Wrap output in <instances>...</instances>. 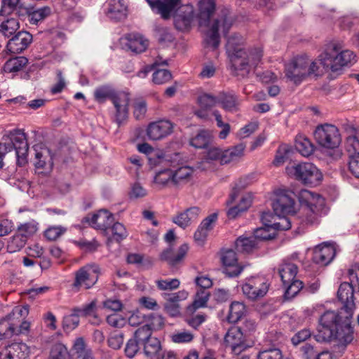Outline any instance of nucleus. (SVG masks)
Here are the masks:
<instances>
[{"instance_id": "obj_1", "label": "nucleus", "mask_w": 359, "mask_h": 359, "mask_svg": "<svg viewBox=\"0 0 359 359\" xmlns=\"http://www.w3.org/2000/svg\"><path fill=\"white\" fill-rule=\"evenodd\" d=\"M351 318L348 313H341V309L324 312L319 318L316 340L319 342L334 341L336 342L334 351L339 349V352H342L353 339Z\"/></svg>"}, {"instance_id": "obj_2", "label": "nucleus", "mask_w": 359, "mask_h": 359, "mask_svg": "<svg viewBox=\"0 0 359 359\" xmlns=\"http://www.w3.org/2000/svg\"><path fill=\"white\" fill-rule=\"evenodd\" d=\"M298 198L302 205L299 215L297 217L294 213L277 215L276 220L273 223V230H288L292 222L298 220L302 224H313L318 222L321 215L327 213L325 199L319 194L302 189L298 194Z\"/></svg>"}, {"instance_id": "obj_3", "label": "nucleus", "mask_w": 359, "mask_h": 359, "mask_svg": "<svg viewBox=\"0 0 359 359\" xmlns=\"http://www.w3.org/2000/svg\"><path fill=\"white\" fill-rule=\"evenodd\" d=\"M355 61V55L349 50H341L336 43L328 44L318 56V60L311 61L306 56V72L308 77H317L323 74V70L333 72L341 70L343 67L351 65Z\"/></svg>"}, {"instance_id": "obj_4", "label": "nucleus", "mask_w": 359, "mask_h": 359, "mask_svg": "<svg viewBox=\"0 0 359 359\" xmlns=\"http://www.w3.org/2000/svg\"><path fill=\"white\" fill-rule=\"evenodd\" d=\"M215 10L214 0H201L198 2V24L205 27L204 41L207 46L216 49L220 43L219 30L224 36L231 27V20L226 15L212 18Z\"/></svg>"}, {"instance_id": "obj_5", "label": "nucleus", "mask_w": 359, "mask_h": 359, "mask_svg": "<svg viewBox=\"0 0 359 359\" xmlns=\"http://www.w3.org/2000/svg\"><path fill=\"white\" fill-rule=\"evenodd\" d=\"M13 149L15 151L18 165H25L27 163L29 145L27 135L22 129L11 130L3 137L0 142V168L4 165V156Z\"/></svg>"}, {"instance_id": "obj_6", "label": "nucleus", "mask_w": 359, "mask_h": 359, "mask_svg": "<svg viewBox=\"0 0 359 359\" xmlns=\"http://www.w3.org/2000/svg\"><path fill=\"white\" fill-rule=\"evenodd\" d=\"M243 39L238 34H234L227 39L226 45V53L231 62L232 67L238 75L246 76L249 73V63L245 59H242L246 55V50L243 47Z\"/></svg>"}, {"instance_id": "obj_7", "label": "nucleus", "mask_w": 359, "mask_h": 359, "mask_svg": "<svg viewBox=\"0 0 359 359\" xmlns=\"http://www.w3.org/2000/svg\"><path fill=\"white\" fill-rule=\"evenodd\" d=\"M100 268L95 264H88L74 272L72 287L76 291L89 290L97 282Z\"/></svg>"}, {"instance_id": "obj_8", "label": "nucleus", "mask_w": 359, "mask_h": 359, "mask_svg": "<svg viewBox=\"0 0 359 359\" xmlns=\"http://www.w3.org/2000/svg\"><path fill=\"white\" fill-rule=\"evenodd\" d=\"M287 173L305 184L316 185L322 180V174L316 165L311 163H302L288 166Z\"/></svg>"}, {"instance_id": "obj_9", "label": "nucleus", "mask_w": 359, "mask_h": 359, "mask_svg": "<svg viewBox=\"0 0 359 359\" xmlns=\"http://www.w3.org/2000/svg\"><path fill=\"white\" fill-rule=\"evenodd\" d=\"M318 144L327 149H334L340 144L341 139L338 128L332 124L318 126L314 132Z\"/></svg>"}, {"instance_id": "obj_10", "label": "nucleus", "mask_w": 359, "mask_h": 359, "mask_svg": "<svg viewBox=\"0 0 359 359\" xmlns=\"http://www.w3.org/2000/svg\"><path fill=\"white\" fill-rule=\"evenodd\" d=\"M295 197V194L290 190H277L272 203L273 212L278 215L294 213Z\"/></svg>"}, {"instance_id": "obj_11", "label": "nucleus", "mask_w": 359, "mask_h": 359, "mask_svg": "<svg viewBox=\"0 0 359 359\" xmlns=\"http://www.w3.org/2000/svg\"><path fill=\"white\" fill-rule=\"evenodd\" d=\"M225 346L231 349L233 354L238 355L246 351L251 345L246 341L241 329L231 327L224 336Z\"/></svg>"}, {"instance_id": "obj_12", "label": "nucleus", "mask_w": 359, "mask_h": 359, "mask_svg": "<svg viewBox=\"0 0 359 359\" xmlns=\"http://www.w3.org/2000/svg\"><path fill=\"white\" fill-rule=\"evenodd\" d=\"M269 283L264 277H252L242 286L243 294L251 300H256L266 295Z\"/></svg>"}, {"instance_id": "obj_13", "label": "nucleus", "mask_w": 359, "mask_h": 359, "mask_svg": "<svg viewBox=\"0 0 359 359\" xmlns=\"http://www.w3.org/2000/svg\"><path fill=\"white\" fill-rule=\"evenodd\" d=\"M306 56H297L285 65V76L295 84H299L307 77Z\"/></svg>"}, {"instance_id": "obj_14", "label": "nucleus", "mask_w": 359, "mask_h": 359, "mask_svg": "<svg viewBox=\"0 0 359 359\" xmlns=\"http://www.w3.org/2000/svg\"><path fill=\"white\" fill-rule=\"evenodd\" d=\"M354 287L348 282L342 283L338 290L337 297L343 304L341 308V313H347L348 316H353L355 308L354 302Z\"/></svg>"}, {"instance_id": "obj_15", "label": "nucleus", "mask_w": 359, "mask_h": 359, "mask_svg": "<svg viewBox=\"0 0 359 359\" xmlns=\"http://www.w3.org/2000/svg\"><path fill=\"white\" fill-rule=\"evenodd\" d=\"M221 259L224 267V273L229 278L238 276L244 269V266L238 263L236 253L233 250L223 251Z\"/></svg>"}, {"instance_id": "obj_16", "label": "nucleus", "mask_w": 359, "mask_h": 359, "mask_svg": "<svg viewBox=\"0 0 359 359\" xmlns=\"http://www.w3.org/2000/svg\"><path fill=\"white\" fill-rule=\"evenodd\" d=\"M111 100L116 109L115 121L120 126L128 117L129 94L122 91H114Z\"/></svg>"}, {"instance_id": "obj_17", "label": "nucleus", "mask_w": 359, "mask_h": 359, "mask_svg": "<svg viewBox=\"0 0 359 359\" xmlns=\"http://www.w3.org/2000/svg\"><path fill=\"white\" fill-rule=\"evenodd\" d=\"M34 165L36 169L41 170V173H48L51 171L53 166V156L50 151L43 145H35Z\"/></svg>"}, {"instance_id": "obj_18", "label": "nucleus", "mask_w": 359, "mask_h": 359, "mask_svg": "<svg viewBox=\"0 0 359 359\" xmlns=\"http://www.w3.org/2000/svg\"><path fill=\"white\" fill-rule=\"evenodd\" d=\"M188 297V292L185 290H181L177 292L165 294L164 310L170 316L175 317L180 315V302L185 300Z\"/></svg>"}, {"instance_id": "obj_19", "label": "nucleus", "mask_w": 359, "mask_h": 359, "mask_svg": "<svg viewBox=\"0 0 359 359\" xmlns=\"http://www.w3.org/2000/svg\"><path fill=\"white\" fill-rule=\"evenodd\" d=\"M152 11L160 14L164 19L170 18V14L181 4V0H146Z\"/></svg>"}, {"instance_id": "obj_20", "label": "nucleus", "mask_w": 359, "mask_h": 359, "mask_svg": "<svg viewBox=\"0 0 359 359\" xmlns=\"http://www.w3.org/2000/svg\"><path fill=\"white\" fill-rule=\"evenodd\" d=\"M189 249V245L184 243L179 247L177 252H174L173 248L170 245L161 253L160 258L161 260L167 262L169 265L175 266L184 260Z\"/></svg>"}, {"instance_id": "obj_21", "label": "nucleus", "mask_w": 359, "mask_h": 359, "mask_svg": "<svg viewBox=\"0 0 359 359\" xmlns=\"http://www.w3.org/2000/svg\"><path fill=\"white\" fill-rule=\"evenodd\" d=\"M85 220L94 229L105 231L112 224L114 219L108 210L102 209L91 217H86Z\"/></svg>"}, {"instance_id": "obj_22", "label": "nucleus", "mask_w": 359, "mask_h": 359, "mask_svg": "<svg viewBox=\"0 0 359 359\" xmlns=\"http://www.w3.org/2000/svg\"><path fill=\"white\" fill-rule=\"evenodd\" d=\"M172 128L173 125L170 121L161 120L150 123L147 133L149 139L158 140L170 135Z\"/></svg>"}, {"instance_id": "obj_23", "label": "nucleus", "mask_w": 359, "mask_h": 359, "mask_svg": "<svg viewBox=\"0 0 359 359\" xmlns=\"http://www.w3.org/2000/svg\"><path fill=\"white\" fill-rule=\"evenodd\" d=\"M32 41V36L27 32H19L7 43L8 50L13 53H19L25 50Z\"/></svg>"}, {"instance_id": "obj_24", "label": "nucleus", "mask_w": 359, "mask_h": 359, "mask_svg": "<svg viewBox=\"0 0 359 359\" xmlns=\"http://www.w3.org/2000/svg\"><path fill=\"white\" fill-rule=\"evenodd\" d=\"M335 253L333 245L327 244L318 245L313 251V260L318 264L326 266L334 259Z\"/></svg>"}, {"instance_id": "obj_25", "label": "nucleus", "mask_w": 359, "mask_h": 359, "mask_svg": "<svg viewBox=\"0 0 359 359\" xmlns=\"http://www.w3.org/2000/svg\"><path fill=\"white\" fill-rule=\"evenodd\" d=\"M218 104H220L225 111L235 112L239 109L240 100L233 92H220Z\"/></svg>"}, {"instance_id": "obj_26", "label": "nucleus", "mask_w": 359, "mask_h": 359, "mask_svg": "<svg viewBox=\"0 0 359 359\" xmlns=\"http://www.w3.org/2000/svg\"><path fill=\"white\" fill-rule=\"evenodd\" d=\"M107 14L111 20H123L127 17V6L123 0H110Z\"/></svg>"}, {"instance_id": "obj_27", "label": "nucleus", "mask_w": 359, "mask_h": 359, "mask_svg": "<svg viewBox=\"0 0 359 359\" xmlns=\"http://www.w3.org/2000/svg\"><path fill=\"white\" fill-rule=\"evenodd\" d=\"M3 355L4 359H27L29 351L26 344L14 343L6 348Z\"/></svg>"}, {"instance_id": "obj_28", "label": "nucleus", "mask_w": 359, "mask_h": 359, "mask_svg": "<svg viewBox=\"0 0 359 359\" xmlns=\"http://www.w3.org/2000/svg\"><path fill=\"white\" fill-rule=\"evenodd\" d=\"M297 272V265L287 260H284L278 268V273L283 285L295 279Z\"/></svg>"}, {"instance_id": "obj_29", "label": "nucleus", "mask_w": 359, "mask_h": 359, "mask_svg": "<svg viewBox=\"0 0 359 359\" xmlns=\"http://www.w3.org/2000/svg\"><path fill=\"white\" fill-rule=\"evenodd\" d=\"M200 212V209L197 207H192L187 209L184 212L180 213L172 221L179 226L184 229L190 224L192 221H194L198 217Z\"/></svg>"}, {"instance_id": "obj_30", "label": "nucleus", "mask_w": 359, "mask_h": 359, "mask_svg": "<svg viewBox=\"0 0 359 359\" xmlns=\"http://www.w3.org/2000/svg\"><path fill=\"white\" fill-rule=\"evenodd\" d=\"M23 11L25 14H27L28 21L32 25H37L38 22L43 20L51 13V9L48 6L36 9L34 7H29V8H23Z\"/></svg>"}, {"instance_id": "obj_31", "label": "nucleus", "mask_w": 359, "mask_h": 359, "mask_svg": "<svg viewBox=\"0 0 359 359\" xmlns=\"http://www.w3.org/2000/svg\"><path fill=\"white\" fill-rule=\"evenodd\" d=\"M149 45L148 40L141 35H130L126 46L129 50L135 53L144 52Z\"/></svg>"}, {"instance_id": "obj_32", "label": "nucleus", "mask_w": 359, "mask_h": 359, "mask_svg": "<svg viewBox=\"0 0 359 359\" xmlns=\"http://www.w3.org/2000/svg\"><path fill=\"white\" fill-rule=\"evenodd\" d=\"M194 168L188 165L173 170L174 184L181 185L189 182L192 178Z\"/></svg>"}, {"instance_id": "obj_33", "label": "nucleus", "mask_w": 359, "mask_h": 359, "mask_svg": "<svg viewBox=\"0 0 359 359\" xmlns=\"http://www.w3.org/2000/svg\"><path fill=\"white\" fill-rule=\"evenodd\" d=\"M257 242L253 235L245 237L240 236L236 241L235 245L238 251L249 253L257 247Z\"/></svg>"}, {"instance_id": "obj_34", "label": "nucleus", "mask_w": 359, "mask_h": 359, "mask_svg": "<svg viewBox=\"0 0 359 359\" xmlns=\"http://www.w3.org/2000/svg\"><path fill=\"white\" fill-rule=\"evenodd\" d=\"M296 149L305 157L309 156L314 151V145L304 135H299L295 140Z\"/></svg>"}, {"instance_id": "obj_35", "label": "nucleus", "mask_w": 359, "mask_h": 359, "mask_svg": "<svg viewBox=\"0 0 359 359\" xmlns=\"http://www.w3.org/2000/svg\"><path fill=\"white\" fill-rule=\"evenodd\" d=\"M245 312V306L243 302H233L230 305L227 319L229 323H236L241 320Z\"/></svg>"}, {"instance_id": "obj_36", "label": "nucleus", "mask_w": 359, "mask_h": 359, "mask_svg": "<svg viewBox=\"0 0 359 359\" xmlns=\"http://www.w3.org/2000/svg\"><path fill=\"white\" fill-rule=\"evenodd\" d=\"M245 146L242 144L234 147L222 151V164L229 163L236 161L243 155Z\"/></svg>"}, {"instance_id": "obj_37", "label": "nucleus", "mask_w": 359, "mask_h": 359, "mask_svg": "<svg viewBox=\"0 0 359 359\" xmlns=\"http://www.w3.org/2000/svg\"><path fill=\"white\" fill-rule=\"evenodd\" d=\"M211 142V135L208 130H201L198 133L191 139L190 144L197 149H203L207 147Z\"/></svg>"}, {"instance_id": "obj_38", "label": "nucleus", "mask_w": 359, "mask_h": 359, "mask_svg": "<svg viewBox=\"0 0 359 359\" xmlns=\"http://www.w3.org/2000/svg\"><path fill=\"white\" fill-rule=\"evenodd\" d=\"M210 292L206 290L199 289L192 304L187 307L188 311L194 312L196 309L205 307L209 299Z\"/></svg>"}, {"instance_id": "obj_39", "label": "nucleus", "mask_w": 359, "mask_h": 359, "mask_svg": "<svg viewBox=\"0 0 359 359\" xmlns=\"http://www.w3.org/2000/svg\"><path fill=\"white\" fill-rule=\"evenodd\" d=\"M28 62L25 57H16L8 60L4 65L6 72H15L21 70Z\"/></svg>"}, {"instance_id": "obj_40", "label": "nucleus", "mask_w": 359, "mask_h": 359, "mask_svg": "<svg viewBox=\"0 0 359 359\" xmlns=\"http://www.w3.org/2000/svg\"><path fill=\"white\" fill-rule=\"evenodd\" d=\"M20 24L14 18H8L3 21L0 25V32L6 37H10L19 29Z\"/></svg>"}, {"instance_id": "obj_41", "label": "nucleus", "mask_w": 359, "mask_h": 359, "mask_svg": "<svg viewBox=\"0 0 359 359\" xmlns=\"http://www.w3.org/2000/svg\"><path fill=\"white\" fill-rule=\"evenodd\" d=\"M142 346L144 353L149 357H155L163 351L160 341L156 337H151Z\"/></svg>"}, {"instance_id": "obj_42", "label": "nucleus", "mask_w": 359, "mask_h": 359, "mask_svg": "<svg viewBox=\"0 0 359 359\" xmlns=\"http://www.w3.org/2000/svg\"><path fill=\"white\" fill-rule=\"evenodd\" d=\"M73 351L78 358L81 359H93L91 351L86 348L85 342L82 338H79L75 341Z\"/></svg>"}, {"instance_id": "obj_43", "label": "nucleus", "mask_w": 359, "mask_h": 359, "mask_svg": "<svg viewBox=\"0 0 359 359\" xmlns=\"http://www.w3.org/2000/svg\"><path fill=\"white\" fill-rule=\"evenodd\" d=\"M262 50L259 48H256L246 51V55L243 56L242 59H245V61L249 63V71L251 67H256L262 57Z\"/></svg>"}, {"instance_id": "obj_44", "label": "nucleus", "mask_w": 359, "mask_h": 359, "mask_svg": "<svg viewBox=\"0 0 359 359\" xmlns=\"http://www.w3.org/2000/svg\"><path fill=\"white\" fill-rule=\"evenodd\" d=\"M156 184L164 187L169 183L174 184L173 170L171 169H165L156 173L154 177Z\"/></svg>"}, {"instance_id": "obj_45", "label": "nucleus", "mask_w": 359, "mask_h": 359, "mask_svg": "<svg viewBox=\"0 0 359 359\" xmlns=\"http://www.w3.org/2000/svg\"><path fill=\"white\" fill-rule=\"evenodd\" d=\"M27 241L25 239V237L16 233L10 238L8 243V252L10 253H13L19 251L25 245Z\"/></svg>"}, {"instance_id": "obj_46", "label": "nucleus", "mask_w": 359, "mask_h": 359, "mask_svg": "<svg viewBox=\"0 0 359 359\" xmlns=\"http://www.w3.org/2000/svg\"><path fill=\"white\" fill-rule=\"evenodd\" d=\"M284 286L285 287V297L287 299L294 297L301 290L304 289L303 283L297 279H294Z\"/></svg>"}, {"instance_id": "obj_47", "label": "nucleus", "mask_w": 359, "mask_h": 359, "mask_svg": "<svg viewBox=\"0 0 359 359\" xmlns=\"http://www.w3.org/2000/svg\"><path fill=\"white\" fill-rule=\"evenodd\" d=\"M114 90L108 86L97 88L94 91V97L99 103L104 102L107 99L111 100Z\"/></svg>"}, {"instance_id": "obj_48", "label": "nucleus", "mask_w": 359, "mask_h": 359, "mask_svg": "<svg viewBox=\"0 0 359 359\" xmlns=\"http://www.w3.org/2000/svg\"><path fill=\"white\" fill-rule=\"evenodd\" d=\"M37 226L38 224L34 221L25 223L18 226L17 233L19 235L23 236L25 239L27 241V239L37 231Z\"/></svg>"}, {"instance_id": "obj_49", "label": "nucleus", "mask_w": 359, "mask_h": 359, "mask_svg": "<svg viewBox=\"0 0 359 359\" xmlns=\"http://www.w3.org/2000/svg\"><path fill=\"white\" fill-rule=\"evenodd\" d=\"M137 149L139 151L148 156L149 161L153 165H156L158 163V161L155 160L156 157L158 159H160L162 157V155L160 154L158 151H154L153 148L147 143L138 144Z\"/></svg>"}, {"instance_id": "obj_50", "label": "nucleus", "mask_w": 359, "mask_h": 359, "mask_svg": "<svg viewBox=\"0 0 359 359\" xmlns=\"http://www.w3.org/2000/svg\"><path fill=\"white\" fill-rule=\"evenodd\" d=\"M198 101L202 108L210 109L218 104L219 94L213 95L210 93H203L198 97Z\"/></svg>"}, {"instance_id": "obj_51", "label": "nucleus", "mask_w": 359, "mask_h": 359, "mask_svg": "<svg viewBox=\"0 0 359 359\" xmlns=\"http://www.w3.org/2000/svg\"><path fill=\"white\" fill-rule=\"evenodd\" d=\"M49 359H70V356L66 346L58 343L53 346Z\"/></svg>"}, {"instance_id": "obj_52", "label": "nucleus", "mask_w": 359, "mask_h": 359, "mask_svg": "<svg viewBox=\"0 0 359 359\" xmlns=\"http://www.w3.org/2000/svg\"><path fill=\"white\" fill-rule=\"evenodd\" d=\"M172 79L170 71L164 69H155L152 74V82L156 85H161L168 82Z\"/></svg>"}, {"instance_id": "obj_53", "label": "nucleus", "mask_w": 359, "mask_h": 359, "mask_svg": "<svg viewBox=\"0 0 359 359\" xmlns=\"http://www.w3.org/2000/svg\"><path fill=\"white\" fill-rule=\"evenodd\" d=\"M67 231V228L61 225L50 226L43 233V235L48 241H55Z\"/></svg>"}, {"instance_id": "obj_54", "label": "nucleus", "mask_w": 359, "mask_h": 359, "mask_svg": "<svg viewBox=\"0 0 359 359\" xmlns=\"http://www.w3.org/2000/svg\"><path fill=\"white\" fill-rule=\"evenodd\" d=\"M152 331L149 325H144L134 333V339H136L141 345H143L151 337Z\"/></svg>"}, {"instance_id": "obj_55", "label": "nucleus", "mask_w": 359, "mask_h": 359, "mask_svg": "<svg viewBox=\"0 0 359 359\" xmlns=\"http://www.w3.org/2000/svg\"><path fill=\"white\" fill-rule=\"evenodd\" d=\"M75 309L81 317L93 316L96 318V300L83 305L81 307H76Z\"/></svg>"}, {"instance_id": "obj_56", "label": "nucleus", "mask_w": 359, "mask_h": 359, "mask_svg": "<svg viewBox=\"0 0 359 359\" xmlns=\"http://www.w3.org/2000/svg\"><path fill=\"white\" fill-rule=\"evenodd\" d=\"M6 325L11 330L13 334L16 335L24 334L29 329V323L23 320L20 323H18V320L11 321V324Z\"/></svg>"}, {"instance_id": "obj_57", "label": "nucleus", "mask_w": 359, "mask_h": 359, "mask_svg": "<svg viewBox=\"0 0 359 359\" xmlns=\"http://www.w3.org/2000/svg\"><path fill=\"white\" fill-rule=\"evenodd\" d=\"M157 287L161 290H172L179 287L180 282L177 278L157 280Z\"/></svg>"}, {"instance_id": "obj_58", "label": "nucleus", "mask_w": 359, "mask_h": 359, "mask_svg": "<svg viewBox=\"0 0 359 359\" xmlns=\"http://www.w3.org/2000/svg\"><path fill=\"white\" fill-rule=\"evenodd\" d=\"M271 227H267L266 226L264 227L257 229L253 233V236H255L257 242L258 243L259 241L273 239L276 234L274 231L271 232Z\"/></svg>"}, {"instance_id": "obj_59", "label": "nucleus", "mask_w": 359, "mask_h": 359, "mask_svg": "<svg viewBox=\"0 0 359 359\" xmlns=\"http://www.w3.org/2000/svg\"><path fill=\"white\" fill-rule=\"evenodd\" d=\"M194 337V334L187 330L178 331L172 334V341L175 343H189Z\"/></svg>"}, {"instance_id": "obj_60", "label": "nucleus", "mask_w": 359, "mask_h": 359, "mask_svg": "<svg viewBox=\"0 0 359 359\" xmlns=\"http://www.w3.org/2000/svg\"><path fill=\"white\" fill-rule=\"evenodd\" d=\"M28 313L27 306H15L7 317L11 321L18 320V323H20L28 315Z\"/></svg>"}, {"instance_id": "obj_61", "label": "nucleus", "mask_w": 359, "mask_h": 359, "mask_svg": "<svg viewBox=\"0 0 359 359\" xmlns=\"http://www.w3.org/2000/svg\"><path fill=\"white\" fill-rule=\"evenodd\" d=\"M111 233L113 238L116 241H121L128 236L125 226L119 222H115L111 226Z\"/></svg>"}, {"instance_id": "obj_62", "label": "nucleus", "mask_w": 359, "mask_h": 359, "mask_svg": "<svg viewBox=\"0 0 359 359\" xmlns=\"http://www.w3.org/2000/svg\"><path fill=\"white\" fill-rule=\"evenodd\" d=\"M257 359H283V354L280 349L272 348L259 351Z\"/></svg>"}, {"instance_id": "obj_63", "label": "nucleus", "mask_w": 359, "mask_h": 359, "mask_svg": "<svg viewBox=\"0 0 359 359\" xmlns=\"http://www.w3.org/2000/svg\"><path fill=\"white\" fill-rule=\"evenodd\" d=\"M346 148L348 152L349 158L359 154V140L356 136H349L346 142Z\"/></svg>"}, {"instance_id": "obj_64", "label": "nucleus", "mask_w": 359, "mask_h": 359, "mask_svg": "<svg viewBox=\"0 0 359 359\" xmlns=\"http://www.w3.org/2000/svg\"><path fill=\"white\" fill-rule=\"evenodd\" d=\"M350 280L349 284L359 287V264L355 263L350 266L347 271Z\"/></svg>"}]
</instances>
